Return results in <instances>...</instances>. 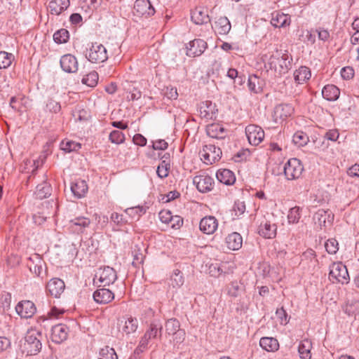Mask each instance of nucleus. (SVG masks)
<instances>
[{"label":"nucleus","mask_w":359,"mask_h":359,"mask_svg":"<svg viewBox=\"0 0 359 359\" xmlns=\"http://www.w3.org/2000/svg\"><path fill=\"white\" fill-rule=\"evenodd\" d=\"M292 61V57H290L286 50H276L270 55L268 64L271 69H273L278 75H282L291 68Z\"/></svg>","instance_id":"obj_1"},{"label":"nucleus","mask_w":359,"mask_h":359,"mask_svg":"<svg viewBox=\"0 0 359 359\" xmlns=\"http://www.w3.org/2000/svg\"><path fill=\"white\" fill-rule=\"evenodd\" d=\"M43 338L41 332L36 330L28 331L25 337V341L22 345V351L27 355H36L41 349V339Z\"/></svg>","instance_id":"obj_2"},{"label":"nucleus","mask_w":359,"mask_h":359,"mask_svg":"<svg viewBox=\"0 0 359 359\" xmlns=\"http://www.w3.org/2000/svg\"><path fill=\"white\" fill-rule=\"evenodd\" d=\"M329 278L332 283H348L349 276L346 266L341 262H334L330 267Z\"/></svg>","instance_id":"obj_3"},{"label":"nucleus","mask_w":359,"mask_h":359,"mask_svg":"<svg viewBox=\"0 0 359 359\" xmlns=\"http://www.w3.org/2000/svg\"><path fill=\"white\" fill-rule=\"evenodd\" d=\"M86 57L90 62L93 63L103 62L108 58L105 47L97 43H92Z\"/></svg>","instance_id":"obj_4"},{"label":"nucleus","mask_w":359,"mask_h":359,"mask_svg":"<svg viewBox=\"0 0 359 359\" xmlns=\"http://www.w3.org/2000/svg\"><path fill=\"white\" fill-rule=\"evenodd\" d=\"M304 170V168L297 158H290L284 165V173L286 178L292 180L299 178Z\"/></svg>","instance_id":"obj_5"},{"label":"nucleus","mask_w":359,"mask_h":359,"mask_svg":"<svg viewBox=\"0 0 359 359\" xmlns=\"http://www.w3.org/2000/svg\"><path fill=\"white\" fill-rule=\"evenodd\" d=\"M201 159L206 164H212L221 158L222 151L220 148L214 144L205 145L200 152Z\"/></svg>","instance_id":"obj_6"},{"label":"nucleus","mask_w":359,"mask_h":359,"mask_svg":"<svg viewBox=\"0 0 359 359\" xmlns=\"http://www.w3.org/2000/svg\"><path fill=\"white\" fill-rule=\"evenodd\" d=\"M245 134L252 145H258L264 137L263 129L257 125L250 124L245 128Z\"/></svg>","instance_id":"obj_7"},{"label":"nucleus","mask_w":359,"mask_h":359,"mask_svg":"<svg viewBox=\"0 0 359 359\" xmlns=\"http://www.w3.org/2000/svg\"><path fill=\"white\" fill-rule=\"evenodd\" d=\"M214 182V179L205 174L196 175L193 179V183L196 184L197 189L201 193H207L211 191Z\"/></svg>","instance_id":"obj_8"},{"label":"nucleus","mask_w":359,"mask_h":359,"mask_svg":"<svg viewBox=\"0 0 359 359\" xmlns=\"http://www.w3.org/2000/svg\"><path fill=\"white\" fill-rule=\"evenodd\" d=\"M313 219L316 224L322 227H325L327 224L331 225L334 220V214L330 210H318L313 217Z\"/></svg>","instance_id":"obj_9"},{"label":"nucleus","mask_w":359,"mask_h":359,"mask_svg":"<svg viewBox=\"0 0 359 359\" xmlns=\"http://www.w3.org/2000/svg\"><path fill=\"white\" fill-rule=\"evenodd\" d=\"M15 311L21 318H29L36 313V308L32 302L24 300L17 304Z\"/></svg>","instance_id":"obj_10"},{"label":"nucleus","mask_w":359,"mask_h":359,"mask_svg":"<svg viewBox=\"0 0 359 359\" xmlns=\"http://www.w3.org/2000/svg\"><path fill=\"white\" fill-rule=\"evenodd\" d=\"M207 43L201 39H196L189 43L187 46V55L189 57H197L201 55L207 48Z\"/></svg>","instance_id":"obj_11"},{"label":"nucleus","mask_w":359,"mask_h":359,"mask_svg":"<svg viewBox=\"0 0 359 359\" xmlns=\"http://www.w3.org/2000/svg\"><path fill=\"white\" fill-rule=\"evenodd\" d=\"M69 328L66 325L57 324L51 329V339L56 344H60L67 339Z\"/></svg>","instance_id":"obj_12"},{"label":"nucleus","mask_w":359,"mask_h":359,"mask_svg":"<svg viewBox=\"0 0 359 359\" xmlns=\"http://www.w3.org/2000/svg\"><path fill=\"white\" fill-rule=\"evenodd\" d=\"M60 63L62 70L67 73H75L78 70L77 59L72 54L62 56Z\"/></svg>","instance_id":"obj_13"},{"label":"nucleus","mask_w":359,"mask_h":359,"mask_svg":"<svg viewBox=\"0 0 359 359\" xmlns=\"http://www.w3.org/2000/svg\"><path fill=\"white\" fill-rule=\"evenodd\" d=\"M65 287L64 281L57 278H52L46 285L48 292L56 298L60 297V294L64 292Z\"/></svg>","instance_id":"obj_14"},{"label":"nucleus","mask_w":359,"mask_h":359,"mask_svg":"<svg viewBox=\"0 0 359 359\" xmlns=\"http://www.w3.org/2000/svg\"><path fill=\"white\" fill-rule=\"evenodd\" d=\"M291 22L290 15L285 14L279 11L271 13V24L275 27H285Z\"/></svg>","instance_id":"obj_15"},{"label":"nucleus","mask_w":359,"mask_h":359,"mask_svg":"<svg viewBox=\"0 0 359 359\" xmlns=\"http://www.w3.org/2000/svg\"><path fill=\"white\" fill-rule=\"evenodd\" d=\"M134 9L141 15L151 16L155 13V9L149 0H136Z\"/></svg>","instance_id":"obj_16"},{"label":"nucleus","mask_w":359,"mask_h":359,"mask_svg":"<svg viewBox=\"0 0 359 359\" xmlns=\"http://www.w3.org/2000/svg\"><path fill=\"white\" fill-rule=\"evenodd\" d=\"M199 227L204 233L212 234L217 230L218 222L213 216H206L201 219Z\"/></svg>","instance_id":"obj_17"},{"label":"nucleus","mask_w":359,"mask_h":359,"mask_svg":"<svg viewBox=\"0 0 359 359\" xmlns=\"http://www.w3.org/2000/svg\"><path fill=\"white\" fill-rule=\"evenodd\" d=\"M116 278V273L113 268L105 266L102 269H100L99 272V280L102 283L103 286L114 283Z\"/></svg>","instance_id":"obj_18"},{"label":"nucleus","mask_w":359,"mask_h":359,"mask_svg":"<svg viewBox=\"0 0 359 359\" xmlns=\"http://www.w3.org/2000/svg\"><path fill=\"white\" fill-rule=\"evenodd\" d=\"M294 111L292 106L290 104H280L276 106L273 110V118L276 122L278 120H283L290 116Z\"/></svg>","instance_id":"obj_19"},{"label":"nucleus","mask_w":359,"mask_h":359,"mask_svg":"<svg viewBox=\"0 0 359 359\" xmlns=\"http://www.w3.org/2000/svg\"><path fill=\"white\" fill-rule=\"evenodd\" d=\"M276 225L272 224L270 221L265 220L261 222L258 233L265 238H273L276 235Z\"/></svg>","instance_id":"obj_20"},{"label":"nucleus","mask_w":359,"mask_h":359,"mask_svg":"<svg viewBox=\"0 0 359 359\" xmlns=\"http://www.w3.org/2000/svg\"><path fill=\"white\" fill-rule=\"evenodd\" d=\"M90 224L89 218L86 217H77L69 221V228L78 233H83L84 229Z\"/></svg>","instance_id":"obj_21"},{"label":"nucleus","mask_w":359,"mask_h":359,"mask_svg":"<svg viewBox=\"0 0 359 359\" xmlns=\"http://www.w3.org/2000/svg\"><path fill=\"white\" fill-rule=\"evenodd\" d=\"M114 298V293L107 288L98 289L93 293L94 300L99 304H108Z\"/></svg>","instance_id":"obj_22"},{"label":"nucleus","mask_w":359,"mask_h":359,"mask_svg":"<svg viewBox=\"0 0 359 359\" xmlns=\"http://www.w3.org/2000/svg\"><path fill=\"white\" fill-rule=\"evenodd\" d=\"M69 0H52L49 2L48 8L51 14L60 15L69 6Z\"/></svg>","instance_id":"obj_23"},{"label":"nucleus","mask_w":359,"mask_h":359,"mask_svg":"<svg viewBox=\"0 0 359 359\" xmlns=\"http://www.w3.org/2000/svg\"><path fill=\"white\" fill-rule=\"evenodd\" d=\"M226 244L229 250H238L242 247V236L237 232H233L226 238Z\"/></svg>","instance_id":"obj_24"},{"label":"nucleus","mask_w":359,"mask_h":359,"mask_svg":"<svg viewBox=\"0 0 359 359\" xmlns=\"http://www.w3.org/2000/svg\"><path fill=\"white\" fill-rule=\"evenodd\" d=\"M212 27L218 34H226L231 30V25L226 17H220L215 22Z\"/></svg>","instance_id":"obj_25"},{"label":"nucleus","mask_w":359,"mask_h":359,"mask_svg":"<svg viewBox=\"0 0 359 359\" xmlns=\"http://www.w3.org/2000/svg\"><path fill=\"white\" fill-rule=\"evenodd\" d=\"M191 20L196 25H203L210 22L207 11L202 8H196L191 13Z\"/></svg>","instance_id":"obj_26"},{"label":"nucleus","mask_w":359,"mask_h":359,"mask_svg":"<svg viewBox=\"0 0 359 359\" xmlns=\"http://www.w3.org/2000/svg\"><path fill=\"white\" fill-rule=\"evenodd\" d=\"M216 177L220 182L226 185L233 184L236 180L233 172L228 169L218 170Z\"/></svg>","instance_id":"obj_27"},{"label":"nucleus","mask_w":359,"mask_h":359,"mask_svg":"<svg viewBox=\"0 0 359 359\" xmlns=\"http://www.w3.org/2000/svg\"><path fill=\"white\" fill-rule=\"evenodd\" d=\"M339 95V89L334 85H326L322 90L323 97L328 101L337 100Z\"/></svg>","instance_id":"obj_28"},{"label":"nucleus","mask_w":359,"mask_h":359,"mask_svg":"<svg viewBox=\"0 0 359 359\" xmlns=\"http://www.w3.org/2000/svg\"><path fill=\"white\" fill-rule=\"evenodd\" d=\"M88 185L86 181L78 180L71 186V191L75 196L80 198L85 196L88 191Z\"/></svg>","instance_id":"obj_29"},{"label":"nucleus","mask_w":359,"mask_h":359,"mask_svg":"<svg viewBox=\"0 0 359 359\" xmlns=\"http://www.w3.org/2000/svg\"><path fill=\"white\" fill-rule=\"evenodd\" d=\"M51 191L52 189L50 185L46 180H44L42 183L36 186L34 194L37 198L42 200L50 196Z\"/></svg>","instance_id":"obj_30"},{"label":"nucleus","mask_w":359,"mask_h":359,"mask_svg":"<svg viewBox=\"0 0 359 359\" xmlns=\"http://www.w3.org/2000/svg\"><path fill=\"white\" fill-rule=\"evenodd\" d=\"M162 330L163 326L160 323L153 322L150 324L149 328L146 331L144 334L150 339L161 338Z\"/></svg>","instance_id":"obj_31"},{"label":"nucleus","mask_w":359,"mask_h":359,"mask_svg":"<svg viewBox=\"0 0 359 359\" xmlns=\"http://www.w3.org/2000/svg\"><path fill=\"white\" fill-rule=\"evenodd\" d=\"M260 346L267 351L278 350L279 344L278 340L273 337H262L259 341Z\"/></svg>","instance_id":"obj_32"},{"label":"nucleus","mask_w":359,"mask_h":359,"mask_svg":"<svg viewBox=\"0 0 359 359\" xmlns=\"http://www.w3.org/2000/svg\"><path fill=\"white\" fill-rule=\"evenodd\" d=\"M310 69L305 67L302 66L297 69L294 73V80L297 83H302L311 78Z\"/></svg>","instance_id":"obj_33"},{"label":"nucleus","mask_w":359,"mask_h":359,"mask_svg":"<svg viewBox=\"0 0 359 359\" xmlns=\"http://www.w3.org/2000/svg\"><path fill=\"white\" fill-rule=\"evenodd\" d=\"M207 134L210 137L216 139H222L224 137L225 130L223 127L217 123L209 125L206 129Z\"/></svg>","instance_id":"obj_34"},{"label":"nucleus","mask_w":359,"mask_h":359,"mask_svg":"<svg viewBox=\"0 0 359 359\" xmlns=\"http://www.w3.org/2000/svg\"><path fill=\"white\" fill-rule=\"evenodd\" d=\"M248 85L249 90L255 93H259L262 90V81L255 74L249 76Z\"/></svg>","instance_id":"obj_35"},{"label":"nucleus","mask_w":359,"mask_h":359,"mask_svg":"<svg viewBox=\"0 0 359 359\" xmlns=\"http://www.w3.org/2000/svg\"><path fill=\"white\" fill-rule=\"evenodd\" d=\"M311 344L309 341L304 340L301 341L298 346V352L300 358L302 359H310L311 357Z\"/></svg>","instance_id":"obj_36"},{"label":"nucleus","mask_w":359,"mask_h":359,"mask_svg":"<svg viewBox=\"0 0 359 359\" xmlns=\"http://www.w3.org/2000/svg\"><path fill=\"white\" fill-rule=\"evenodd\" d=\"M165 327L169 335H175L180 330V323L176 318H170L166 321Z\"/></svg>","instance_id":"obj_37"},{"label":"nucleus","mask_w":359,"mask_h":359,"mask_svg":"<svg viewBox=\"0 0 359 359\" xmlns=\"http://www.w3.org/2000/svg\"><path fill=\"white\" fill-rule=\"evenodd\" d=\"M14 55L5 51H0V69H6L11 66Z\"/></svg>","instance_id":"obj_38"},{"label":"nucleus","mask_w":359,"mask_h":359,"mask_svg":"<svg viewBox=\"0 0 359 359\" xmlns=\"http://www.w3.org/2000/svg\"><path fill=\"white\" fill-rule=\"evenodd\" d=\"M69 38V32L66 29H60L53 34V40L56 43H65Z\"/></svg>","instance_id":"obj_39"},{"label":"nucleus","mask_w":359,"mask_h":359,"mask_svg":"<svg viewBox=\"0 0 359 359\" xmlns=\"http://www.w3.org/2000/svg\"><path fill=\"white\" fill-rule=\"evenodd\" d=\"M138 327V322L137 318L130 317L128 318L126 322L125 325L123 328V332H125L127 334L135 332Z\"/></svg>","instance_id":"obj_40"},{"label":"nucleus","mask_w":359,"mask_h":359,"mask_svg":"<svg viewBox=\"0 0 359 359\" xmlns=\"http://www.w3.org/2000/svg\"><path fill=\"white\" fill-rule=\"evenodd\" d=\"M98 79V74L96 72L93 71L86 75L82 79L81 81L83 84H86L89 87H95L97 84Z\"/></svg>","instance_id":"obj_41"},{"label":"nucleus","mask_w":359,"mask_h":359,"mask_svg":"<svg viewBox=\"0 0 359 359\" xmlns=\"http://www.w3.org/2000/svg\"><path fill=\"white\" fill-rule=\"evenodd\" d=\"M344 310L348 316H355L359 314V301L353 300L348 302L346 304Z\"/></svg>","instance_id":"obj_42"},{"label":"nucleus","mask_w":359,"mask_h":359,"mask_svg":"<svg viewBox=\"0 0 359 359\" xmlns=\"http://www.w3.org/2000/svg\"><path fill=\"white\" fill-rule=\"evenodd\" d=\"M99 359H118V356L113 348L105 346L100 350Z\"/></svg>","instance_id":"obj_43"},{"label":"nucleus","mask_w":359,"mask_h":359,"mask_svg":"<svg viewBox=\"0 0 359 359\" xmlns=\"http://www.w3.org/2000/svg\"><path fill=\"white\" fill-rule=\"evenodd\" d=\"M308 141V136L302 132L296 133L292 137V142L298 147H303L306 145Z\"/></svg>","instance_id":"obj_44"},{"label":"nucleus","mask_w":359,"mask_h":359,"mask_svg":"<svg viewBox=\"0 0 359 359\" xmlns=\"http://www.w3.org/2000/svg\"><path fill=\"white\" fill-rule=\"evenodd\" d=\"M301 208L298 206H295L294 208H290L287 219L289 223H297L301 217Z\"/></svg>","instance_id":"obj_45"},{"label":"nucleus","mask_w":359,"mask_h":359,"mask_svg":"<svg viewBox=\"0 0 359 359\" xmlns=\"http://www.w3.org/2000/svg\"><path fill=\"white\" fill-rule=\"evenodd\" d=\"M339 243L335 238H330L325 243L326 251L331 255H334L339 250Z\"/></svg>","instance_id":"obj_46"},{"label":"nucleus","mask_w":359,"mask_h":359,"mask_svg":"<svg viewBox=\"0 0 359 359\" xmlns=\"http://www.w3.org/2000/svg\"><path fill=\"white\" fill-rule=\"evenodd\" d=\"M109 138L112 143L119 144L124 142L125 135L121 131L115 130L110 133Z\"/></svg>","instance_id":"obj_47"},{"label":"nucleus","mask_w":359,"mask_h":359,"mask_svg":"<svg viewBox=\"0 0 359 359\" xmlns=\"http://www.w3.org/2000/svg\"><path fill=\"white\" fill-rule=\"evenodd\" d=\"M171 285L173 287H180L184 283V278L182 273L177 270L171 276Z\"/></svg>","instance_id":"obj_48"},{"label":"nucleus","mask_w":359,"mask_h":359,"mask_svg":"<svg viewBox=\"0 0 359 359\" xmlns=\"http://www.w3.org/2000/svg\"><path fill=\"white\" fill-rule=\"evenodd\" d=\"M125 212L133 217H135L136 216L139 217L146 212V208L143 206L133 207L127 208Z\"/></svg>","instance_id":"obj_49"},{"label":"nucleus","mask_w":359,"mask_h":359,"mask_svg":"<svg viewBox=\"0 0 359 359\" xmlns=\"http://www.w3.org/2000/svg\"><path fill=\"white\" fill-rule=\"evenodd\" d=\"M81 147V146L79 143H76L72 141H67L66 142H62V149L66 152L76 151L80 149Z\"/></svg>","instance_id":"obj_50"},{"label":"nucleus","mask_w":359,"mask_h":359,"mask_svg":"<svg viewBox=\"0 0 359 359\" xmlns=\"http://www.w3.org/2000/svg\"><path fill=\"white\" fill-rule=\"evenodd\" d=\"M233 211L235 212L236 216H240L243 215L245 211V204L243 201H235Z\"/></svg>","instance_id":"obj_51"},{"label":"nucleus","mask_w":359,"mask_h":359,"mask_svg":"<svg viewBox=\"0 0 359 359\" xmlns=\"http://www.w3.org/2000/svg\"><path fill=\"white\" fill-rule=\"evenodd\" d=\"M46 107L48 110L53 113H57L61 109L60 104L53 99L48 100L46 104Z\"/></svg>","instance_id":"obj_52"},{"label":"nucleus","mask_w":359,"mask_h":359,"mask_svg":"<svg viewBox=\"0 0 359 359\" xmlns=\"http://www.w3.org/2000/svg\"><path fill=\"white\" fill-rule=\"evenodd\" d=\"M111 220L118 226H122L127 223V221L123 218V215L117 212H113L110 217Z\"/></svg>","instance_id":"obj_53"},{"label":"nucleus","mask_w":359,"mask_h":359,"mask_svg":"<svg viewBox=\"0 0 359 359\" xmlns=\"http://www.w3.org/2000/svg\"><path fill=\"white\" fill-rule=\"evenodd\" d=\"M341 75L344 79L349 80L354 76V70L351 67H343L341 70Z\"/></svg>","instance_id":"obj_54"},{"label":"nucleus","mask_w":359,"mask_h":359,"mask_svg":"<svg viewBox=\"0 0 359 359\" xmlns=\"http://www.w3.org/2000/svg\"><path fill=\"white\" fill-rule=\"evenodd\" d=\"M168 144L164 140H158L152 142V148L154 150H165Z\"/></svg>","instance_id":"obj_55"},{"label":"nucleus","mask_w":359,"mask_h":359,"mask_svg":"<svg viewBox=\"0 0 359 359\" xmlns=\"http://www.w3.org/2000/svg\"><path fill=\"white\" fill-rule=\"evenodd\" d=\"M163 163H165V161H163L162 162V165H160L158 166L157 170H156L158 176L161 178L166 177L168 175V166H169V165L168 164L163 165Z\"/></svg>","instance_id":"obj_56"},{"label":"nucleus","mask_w":359,"mask_h":359,"mask_svg":"<svg viewBox=\"0 0 359 359\" xmlns=\"http://www.w3.org/2000/svg\"><path fill=\"white\" fill-rule=\"evenodd\" d=\"M240 287L236 282L231 283L228 287V294L233 297H236L239 294Z\"/></svg>","instance_id":"obj_57"},{"label":"nucleus","mask_w":359,"mask_h":359,"mask_svg":"<svg viewBox=\"0 0 359 359\" xmlns=\"http://www.w3.org/2000/svg\"><path fill=\"white\" fill-rule=\"evenodd\" d=\"M339 136V133L337 130H329L327 131L324 135V138L327 140H330L332 142H335Z\"/></svg>","instance_id":"obj_58"},{"label":"nucleus","mask_w":359,"mask_h":359,"mask_svg":"<svg viewBox=\"0 0 359 359\" xmlns=\"http://www.w3.org/2000/svg\"><path fill=\"white\" fill-rule=\"evenodd\" d=\"M301 37H302L301 40L304 42H309L311 44H313L316 41V36L309 30L304 32L301 35Z\"/></svg>","instance_id":"obj_59"},{"label":"nucleus","mask_w":359,"mask_h":359,"mask_svg":"<svg viewBox=\"0 0 359 359\" xmlns=\"http://www.w3.org/2000/svg\"><path fill=\"white\" fill-rule=\"evenodd\" d=\"M133 142L135 144L144 147L147 144V139L141 134L137 133L133 136Z\"/></svg>","instance_id":"obj_60"},{"label":"nucleus","mask_w":359,"mask_h":359,"mask_svg":"<svg viewBox=\"0 0 359 359\" xmlns=\"http://www.w3.org/2000/svg\"><path fill=\"white\" fill-rule=\"evenodd\" d=\"M316 32L318 33V39L321 41H326L330 37V34L328 30L324 28L319 27L316 29Z\"/></svg>","instance_id":"obj_61"},{"label":"nucleus","mask_w":359,"mask_h":359,"mask_svg":"<svg viewBox=\"0 0 359 359\" xmlns=\"http://www.w3.org/2000/svg\"><path fill=\"white\" fill-rule=\"evenodd\" d=\"M172 228L179 229L183 224V219L178 216H172L169 223Z\"/></svg>","instance_id":"obj_62"},{"label":"nucleus","mask_w":359,"mask_h":359,"mask_svg":"<svg viewBox=\"0 0 359 359\" xmlns=\"http://www.w3.org/2000/svg\"><path fill=\"white\" fill-rule=\"evenodd\" d=\"M172 217L169 210H162L159 212V218L163 223L169 224Z\"/></svg>","instance_id":"obj_63"},{"label":"nucleus","mask_w":359,"mask_h":359,"mask_svg":"<svg viewBox=\"0 0 359 359\" xmlns=\"http://www.w3.org/2000/svg\"><path fill=\"white\" fill-rule=\"evenodd\" d=\"M347 173L350 177H359V163H355L351 168H349L347 171Z\"/></svg>","instance_id":"obj_64"}]
</instances>
